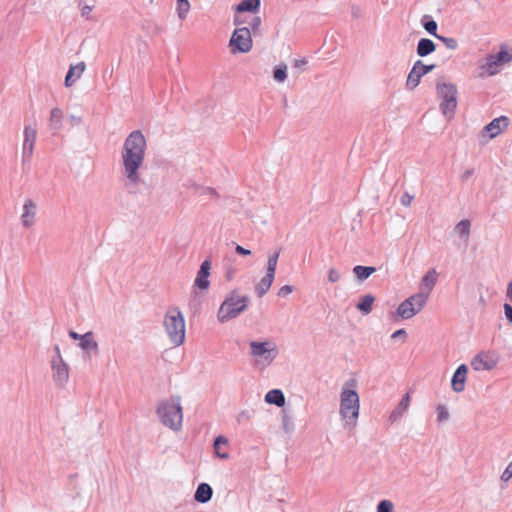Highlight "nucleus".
Masks as SVG:
<instances>
[{
    "label": "nucleus",
    "mask_w": 512,
    "mask_h": 512,
    "mask_svg": "<svg viewBox=\"0 0 512 512\" xmlns=\"http://www.w3.org/2000/svg\"><path fill=\"white\" fill-rule=\"evenodd\" d=\"M146 139L140 130L132 131L125 139L121 151L123 173L129 184L140 183L139 169L145 159Z\"/></svg>",
    "instance_id": "obj_1"
},
{
    "label": "nucleus",
    "mask_w": 512,
    "mask_h": 512,
    "mask_svg": "<svg viewBox=\"0 0 512 512\" xmlns=\"http://www.w3.org/2000/svg\"><path fill=\"white\" fill-rule=\"evenodd\" d=\"M357 381L355 379L348 380L342 387L340 394V410L339 413L345 421V427H355L359 417L360 400L355 387Z\"/></svg>",
    "instance_id": "obj_2"
},
{
    "label": "nucleus",
    "mask_w": 512,
    "mask_h": 512,
    "mask_svg": "<svg viewBox=\"0 0 512 512\" xmlns=\"http://www.w3.org/2000/svg\"><path fill=\"white\" fill-rule=\"evenodd\" d=\"M249 301V296L240 295L239 289H233L225 296L224 301L219 307L217 313L218 321L220 323H226L231 319L237 318L241 313L246 311Z\"/></svg>",
    "instance_id": "obj_3"
},
{
    "label": "nucleus",
    "mask_w": 512,
    "mask_h": 512,
    "mask_svg": "<svg viewBox=\"0 0 512 512\" xmlns=\"http://www.w3.org/2000/svg\"><path fill=\"white\" fill-rule=\"evenodd\" d=\"M157 415L161 423L174 430L179 431L182 427L183 413L180 404V397H171L162 401L157 407Z\"/></svg>",
    "instance_id": "obj_4"
},
{
    "label": "nucleus",
    "mask_w": 512,
    "mask_h": 512,
    "mask_svg": "<svg viewBox=\"0 0 512 512\" xmlns=\"http://www.w3.org/2000/svg\"><path fill=\"white\" fill-rule=\"evenodd\" d=\"M165 331L170 341L176 345H182L185 341L184 315L178 307L168 309L164 317Z\"/></svg>",
    "instance_id": "obj_5"
},
{
    "label": "nucleus",
    "mask_w": 512,
    "mask_h": 512,
    "mask_svg": "<svg viewBox=\"0 0 512 512\" xmlns=\"http://www.w3.org/2000/svg\"><path fill=\"white\" fill-rule=\"evenodd\" d=\"M437 95L441 99L440 110L447 118H452L457 107V87L452 83L437 81Z\"/></svg>",
    "instance_id": "obj_6"
},
{
    "label": "nucleus",
    "mask_w": 512,
    "mask_h": 512,
    "mask_svg": "<svg viewBox=\"0 0 512 512\" xmlns=\"http://www.w3.org/2000/svg\"><path fill=\"white\" fill-rule=\"evenodd\" d=\"M426 302V292H418L405 299L398 306L397 314L403 319H410L424 308Z\"/></svg>",
    "instance_id": "obj_7"
},
{
    "label": "nucleus",
    "mask_w": 512,
    "mask_h": 512,
    "mask_svg": "<svg viewBox=\"0 0 512 512\" xmlns=\"http://www.w3.org/2000/svg\"><path fill=\"white\" fill-rule=\"evenodd\" d=\"M249 346L251 356L261 359L267 364H271L278 355L276 344L269 340L263 342L251 341Z\"/></svg>",
    "instance_id": "obj_8"
},
{
    "label": "nucleus",
    "mask_w": 512,
    "mask_h": 512,
    "mask_svg": "<svg viewBox=\"0 0 512 512\" xmlns=\"http://www.w3.org/2000/svg\"><path fill=\"white\" fill-rule=\"evenodd\" d=\"M229 46L232 53H247L252 49L251 31L248 27L235 29L233 32Z\"/></svg>",
    "instance_id": "obj_9"
},
{
    "label": "nucleus",
    "mask_w": 512,
    "mask_h": 512,
    "mask_svg": "<svg viewBox=\"0 0 512 512\" xmlns=\"http://www.w3.org/2000/svg\"><path fill=\"white\" fill-rule=\"evenodd\" d=\"M435 67V64L426 65L421 60H417L408 74L406 88L408 90L415 89L419 85L421 77L434 70Z\"/></svg>",
    "instance_id": "obj_10"
},
{
    "label": "nucleus",
    "mask_w": 512,
    "mask_h": 512,
    "mask_svg": "<svg viewBox=\"0 0 512 512\" xmlns=\"http://www.w3.org/2000/svg\"><path fill=\"white\" fill-rule=\"evenodd\" d=\"M52 378L57 386L63 387L69 379V366L63 358L51 359Z\"/></svg>",
    "instance_id": "obj_11"
},
{
    "label": "nucleus",
    "mask_w": 512,
    "mask_h": 512,
    "mask_svg": "<svg viewBox=\"0 0 512 512\" xmlns=\"http://www.w3.org/2000/svg\"><path fill=\"white\" fill-rule=\"evenodd\" d=\"M37 130L35 127L26 125L24 127V141L22 146V163L25 165L30 162L34 151Z\"/></svg>",
    "instance_id": "obj_12"
},
{
    "label": "nucleus",
    "mask_w": 512,
    "mask_h": 512,
    "mask_svg": "<svg viewBox=\"0 0 512 512\" xmlns=\"http://www.w3.org/2000/svg\"><path fill=\"white\" fill-rule=\"evenodd\" d=\"M512 61V51L501 49L487 58L485 68L490 75L498 73V66Z\"/></svg>",
    "instance_id": "obj_13"
},
{
    "label": "nucleus",
    "mask_w": 512,
    "mask_h": 512,
    "mask_svg": "<svg viewBox=\"0 0 512 512\" xmlns=\"http://www.w3.org/2000/svg\"><path fill=\"white\" fill-rule=\"evenodd\" d=\"M212 262L209 258L205 259L197 272L194 286L200 290H207L210 286L209 276Z\"/></svg>",
    "instance_id": "obj_14"
},
{
    "label": "nucleus",
    "mask_w": 512,
    "mask_h": 512,
    "mask_svg": "<svg viewBox=\"0 0 512 512\" xmlns=\"http://www.w3.org/2000/svg\"><path fill=\"white\" fill-rule=\"evenodd\" d=\"M497 361L488 353L481 352L471 361L474 370H492L496 367Z\"/></svg>",
    "instance_id": "obj_15"
},
{
    "label": "nucleus",
    "mask_w": 512,
    "mask_h": 512,
    "mask_svg": "<svg viewBox=\"0 0 512 512\" xmlns=\"http://www.w3.org/2000/svg\"><path fill=\"white\" fill-rule=\"evenodd\" d=\"M467 372L468 367L465 364L459 365L455 370L451 379V386L455 392L459 393L465 389Z\"/></svg>",
    "instance_id": "obj_16"
},
{
    "label": "nucleus",
    "mask_w": 512,
    "mask_h": 512,
    "mask_svg": "<svg viewBox=\"0 0 512 512\" xmlns=\"http://www.w3.org/2000/svg\"><path fill=\"white\" fill-rule=\"evenodd\" d=\"M509 125V118L506 116H500L493 119L489 124L484 127V131L489 133L490 138H495L499 135L502 130L507 128Z\"/></svg>",
    "instance_id": "obj_17"
},
{
    "label": "nucleus",
    "mask_w": 512,
    "mask_h": 512,
    "mask_svg": "<svg viewBox=\"0 0 512 512\" xmlns=\"http://www.w3.org/2000/svg\"><path fill=\"white\" fill-rule=\"evenodd\" d=\"M36 214V205L33 200L28 199L23 206V213L21 216L22 223L25 227H31L34 224Z\"/></svg>",
    "instance_id": "obj_18"
},
{
    "label": "nucleus",
    "mask_w": 512,
    "mask_h": 512,
    "mask_svg": "<svg viewBox=\"0 0 512 512\" xmlns=\"http://www.w3.org/2000/svg\"><path fill=\"white\" fill-rule=\"evenodd\" d=\"M86 69V64L84 62H79L76 65H71L69 70L65 76L64 84L66 87H71L78 78L82 75V73Z\"/></svg>",
    "instance_id": "obj_19"
},
{
    "label": "nucleus",
    "mask_w": 512,
    "mask_h": 512,
    "mask_svg": "<svg viewBox=\"0 0 512 512\" xmlns=\"http://www.w3.org/2000/svg\"><path fill=\"white\" fill-rule=\"evenodd\" d=\"M79 347L87 354L93 353L94 355H98L99 353L98 343L94 340L92 331H88L84 334L83 339L79 342Z\"/></svg>",
    "instance_id": "obj_20"
},
{
    "label": "nucleus",
    "mask_w": 512,
    "mask_h": 512,
    "mask_svg": "<svg viewBox=\"0 0 512 512\" xmlns=\"http://www.w3.org/2000/svg\"><path fill=\"white\" fill-rule=\"evenodd\" d=\"M437 272L435 269L429 270L421 280V286L419 292H426L427 299L429 298L430 292L433 290L437 282Z\"/></svg>",
    "instance_id": "obj_21"
},
{
    "label": "nucleus",
    "mask_w": 512,
    "mask_h": 512,
    "mask_svg": "<svg viewBox=\"0 0 512 512\" xmlns=\"http://www.w3.org/2000/svg\"><path fill=\"white\" fill-rule=\"evenodd\" d=\"M410 400L411 397L409 393H406L402 397L397 407L390 413L389 421L391 423L398 421L402 417V415L405 413V411L408 409L410 405Z\"/></svg>",
    "instance_id": "obj_22"
},
{
    "label": "nucleus",
    "mask_w": 512,
    "mask_h": 512,
    "mask_svg": "<svg viewBox=\"0 0 512 512\" xmlns=\"http://www.w3.org/2000/svg\"><path fill=\"white\" fill-rule=\"evenodd\" d=\"M213 489L208 483H200L195 491L194 499L198 503H207L211 500Z\"/></svg>",
    "instance_id": "obj_23"
},
{
    "label": "nucleus",
    "mask_w": 512,
    "mask_h": 512,
    "mask_svg": "<svg viewBox=\"0 0 512 512\" xmlns=\"http://www.w3.org/2000/svg\"><path fill=\"white\" fill-rule=\"evenodd\" d=\"M63 117L64 113L60 108L55 107L51 110L49 127L53 131V134H56L61 129Z\"/></svg>",
    "instance_id": "obj_24"
},
{
    "label": "nucleus",
    "mask_w": 512,
    "mask_h": 512,
    "mask_svg": "<svg viewBox=\"0 0 512 512\" xmlns=\"http://www.w3.org/2000/svg\"><path fill=\"white\" fill-rule=\"evenodd\" d=\"M436 50L435 43L428 38H421L418 41L416 52L420 57H426Z\"/></svg>",
    "instance_id": "obj_25"
},
{
    "label": "nucleus",
    "mask_w": 512,
    "mask_h": 512,
    "mask_svg": "<svg viewBox=\"0 0 512 512\" xmlns=\"http://www.w3.org/2000/svg\"><path fill=\"white\" fill-rule=\"evenodd\" d=\"M264 399L268 404H274L277 407H283L285 405V396L280 389L268 391Z\"/></svg>",
    "instance_id": "obj_26"
},
{
    "label": "nucleus",
    "mask_w": 512,
    "mask_h": 512,
    "mask_svg": "<svg viewBox=\"0 0 512 512\" xmlns=\"http://www.w3.org/2000/svg\"><path fill=\"white\" fill-rule=\"evenodd\" d=\"M274 278V276H271V273H266L265 276L261 278L259 283L255 286V292L258 297H263L269 291Z\"/></svg>",
    "instance_id": "obj_27"
},
{
    "label": "nucleus",
    "mask_w": 512,
    "mask_h": 512,
    "mask_svg": "<svg viewBox=\"0 0 512 512\" xmlns=\"http://www.w3.org/2000/svg\"><path fill=\"white\" fill-rule=\"evenodd\" d=\"M374 301L375 297L372 294H366L360 298L359 302L356 305V308L363 315H368L369 313L372 312Z\"/></svg>",
    "instance_id": "obj_28"
},
{
    "label": "nucleus",
    "mask_w": 512,
    "mask_h": 512,
    "mask_svg": "<svg viewBox=\"0 0 512 512\" xmlns=\"http://www.w3.org/2000/svg\"><path fill=\"white\" fill-rule=\"evenodd\" d=\"M375 271L376 268L373 266L356 265L353 268V273L359 282H363L368 279Z\"/></svg>",
    "instance_id": "obj_29"
},
{
    "label": "nucleus",
    "mask_w": 512,
    "mask_h": 512,
    "mask_svg": "<svg viewBox=\"0 0 512 512\" xmlns=\"http://www.w3.org/2000/svg\"><path fill=\"white\" fill-rule=\"evenodd\" d=\"M260 7V0H242L237 8V12H256Z\"/></svg>",
    "instance_id": "obj_30"
},
{
    "label": "nucleus",
    "mask_w": 512,
    "mask_h": 512,
    "mask_svg": "<svg viewBox=\"0 0 512 512\" xmlns=\"http://www.w3.org/2000/svg\"><path fill=\"white\" fill-rule=\"evenodd\" d=\"M421 24L423 28L432 36L435 38L439 35L437 34V22L432 19L429 15H424L421 19Z\"/></svg>",
    "instance_id": "obj_31"
},
{
    "label": "nucleus",
    "mask_w": 512,
    "mask_h": 512,
    "mask_svg": "<svg viewBox=\"0 0 512 512\" xmlns=\"http://www.w3.org/2000/svg\"><path fill=\"white\" fill-rule=\"evenodd\" d=\"M227 444H228V439L225 436L219 435V436H217L215 438L214 443H213V448H214V452H215L217 457H219L221 459H228L229 458L228 453H226V452L221 453L220 452V448H222V446H226Z\"/></svg>",
    "instance_id": "obj_32"
},
{
    "label": "nucleus",
    "mask_w": 512,
    "mask_h": 512,
    "mask_svg": "<svg viewBox=\"0 0 512 512\" xmlns=\"http://www.w3.org/2000/svg\"><path fill=\"white\" fill-rule=\"evenodd\" d=\"M176 12L180 20H184L190 10V3L188 0H176Z\"/></svg>",
    "instance_id": "obj_33"
},
{
    "label": "nucleus",
    "mask_w": 512,
    "mask_h": 512,
    "mask_svg": "<svg viewBox=\"0 0 512 512\" xmlns=\"http://www.w3.org/2000/svg\"><path fill=\"white\" fill-rule=\"evenodd\" d=\"M471 223L467 219H463L457 223L455 230L459 234L460 237L468 239L470 234Z\"/></svg>",
    "instance_id": "obj_34"
},
{
    "label": "nucleus",
    "mask_w": 512,
    "mask_h": 512,
    "mask_svg": "<svg viewBox=\"0 0 512 512\" xmlns=\"http://www.w3.org/2000/svg\"><path fill=\"white\" fill-rule=\"evenodd\" d=\"M280 255V250L275 251L273 254L269 255L266 267V273H271V276L275 277V272L277 268L278 258Z\"/></svg>",
    "instance_id": "obj_35"
},
{
    "label": "nucleus",
    "mask_w": 512,
    "mask_h": 512,
    "mask_svg": "<svg viewBox=\"0 0 512 512\" xmlns=\"http://www.w3.org/2000/svg\"><path fill=\"white\" fill-rule=\"evenodd\" d=\"M273 78L277 82H284L287 78V66L285 64L277 65L273 70Z\"/></svg>",
    "instance_id": "obj_36"
},
{
    "label": "nucleus",
    "mask_w": 512,
    "mask_h": 512,
    "mask_svg": "<svg viewBox=\"0 0 512 512\" xmlns=\"http://www.w3.org/2000/svg\"><path fill=\"white\" fill-rule=\"evenodd\" d=\"M282 415V425L283 429L286 433H292L294 431V421L293 418L286 412V410H283Z\"/></svg>",
    "instance_id": "obj_37"
},
{
    "label": "nucleus",
    "mask_w": 512,
    "mask_h": 512,
    "mask_svg": "<svg viewBox=\"0 0 512 512\" xmlns=\"http://www.w3.org/2000/svg\"><path fill=\"white\" fill-rule=\"evenodd\" d=\"M194 188H195V192L200 196L207 195V196H211V197H215V198L219 197L217 191L214 188L204 187V186H200V185H194Z\"/></svg>",
    "instance_id": "obj_38"
},
{
    "label": "nucleus",
    "mask_w": 512,
    "mask_h": 512,
    "mask_svg": "<svg viewBox=\"0 0 512 512\" xmlns=\"http://www.w3.org/2000/svg\"><path fill=\"white\" fill-rule=\"evenodd\" d=\"M436 39L440 40L450 50L458 48V41L455 38L438 35Z\"/></svg>",
    "instance_id": "obj_39"
},
{
    "label": "nucleus",
    "mask_w": 512,
    "mask_h": 512,
    "mask_svg": "<svg viewBox=\"0 0 512 512\" xmlns=\"http://www.w3.org/2000/svg\"><path fill=\"white\" fill-rule=\"evenodd\" d=\"M377 512H394L393 503L390 500H381L377 505Z\"/></svg>",
    "instance_id": "obj_40"
},
{
    "label": "nucleus",
    "mask_w": 512,
    "mask_h": 512,
    "mask_svg": "<svg viewBox=\"0 0 512 512\" xmlns=\"http://www.w3.org/2000/svg\"><path fill=\"white\" fill-rule=\"evenodd\" d=\"M261 26V18L259 16H254L249 22V29L251 34L257 35L259 32V28Z\"/></svg>",
    "instance_id": "obj_41"
},
{
    "label": "nucleus",
    "mask_w": 512,
    "mask_h": 512,
    "mask_svg": "<svg viewBox=\"0 0 512 512\" xmlns=\"http://www.w3.org/2000/svg\"><path fill=\"white\" fill-rule=\"evenodd\" d=\"M449 418V412L447 411L446 407L443 405H438L437 407V420L438 422H443L448 420Z\"/></svg>",
    "instance_id": "obj_42"
},
{
    "label": "nucleus",
    "mask_w": 512,
    "mask_h": 512,
    "mask_svg": "<svg viewBox=\"0 0 512 512\" xmlns=\"http://www.w3.org/2000/svg\"><path fill=\"white\" fill-rule=\"evenodd\" d=\"M253 413H254V411H252V410L241 411L237 416V422L238 423L248 422L251 419Z\"/></svg>",
    "instance_id": "obj_43"
},
{
    "label": "nucleus",
    "mask_w": 512,
    "mask_h": 512,
    "mask_svg": "<svg viewBox=\"0 0 512 512\" xmlns=\"http://www.w3.org/2000/svg\"><path fill=\"white\" fill-rule=\"evenodd\" d=\"M500 478L502 482H507L512 478V461L505 468Z\"/></svg>",
    "instance_id": "obj_44"
},
{
    "label": "nucleus",
    "mask_w": 512,
    "mask_h": 512,
    "mask_svg": "<svg viewBox=\"0 0 512 512\" xmlns=\"http://www.w3.org/2000/svg\"><path fill=\"white\" fill-rule=\"evenodd\" d=\"M414 199L413 195H410L408 192L403 193V195L400 198V202L403 206H410L412 201Z\"/></svg>",
    "instance_id": "obj_45"
},
{
    "label": "nucleus",
    "mask_w": 512,
    "mask_h": 512,
    "mask_svg": "<svg viewBox=\"0 0 512 512\" xmlns=\"http://www.w3.org/2000/svg\"><path fill=\"white\" fill-rule=\"evenodd\" d=\"M340 279V274L339 272L335 269V268H331L329 271H328V280L331 282V283H335L337 281H339Z\"/></svg>",
    "instance_id": "obj_46"
},
{
    "label": "nucleus",
    "mask_w": 512,
    "mask_h": 512,
    "mask_svg": "<svg viewBox=\"0 0 512 512\" xmlns=\"http://www.w3.org/2000/svg\"><path fill=\"white\" fill-rule=\"evenodd\" d=\"M294 290V287L291 286V285H284L282 286L279 291H278V295L280 297H286L288 296L289 294H291Z\"/></svg>",
    "instance_id": "obj_47"
},
{
    "label": "nucleus",
    "mask_w": 512,
    "mask_h": 512,
    "mask_svg": "<svg viewBox=\"0 0 512 512\" xmlns=\"http://www.w3.org/2000/svg\"><path fill=\"white\" fill-rule=\"evenodd\" d=\"M503 309L507 320L512 324V306L508 303H505L503 305Z\"/></svg>",
    "instance_id": "obj_48"
},
{
    "label": "nucleus",
    "mask_w": 512,
    "mask_h": 512,
    "mask_svg": "<svg viewBox=\"0 0 512 512\" xmlns=\"http://www.w3.org/2000/svg\"><path fill=\"white\" fill-rule=\"evenodd\" d=\"M235 252L239 255H242V256H248V255H251V250L249 249H246L244 247H242L241 245H238L236 244L235 246Z\"/></svg>",
    "instance_id": "obj_49"
},
{
    "label": "nucleus",
    "mask_w": 512,
    "mask_h": 512,
    "mask_svg": "<svg viewBox=\"0 0 512 512\" xmlns=\"http://www.w3.org/2000/svg\"><path fill=\"white\" fill-rule=\"evenodd\" d=\"M407 337V332L405 329H398L396 330L392 335H391V338L392 339H397V338H403V339H406Z\"/></svg>",
    "instance_id": "obj_50"
},
{
    "label": "nucleus",
    "mask_w": 512,
    "mask_h": 512,
    "mask_svg": "<svg viewBox=\"0 0 512 512\" xmlns=\"http://www.w3.org/2000/svg\"><path fill=\"white\" fill-rule=\"evenodd\" d=\"M69 336H70L73 340H79V341L81 342V339H83L84 334H79V333L75 332L74 330H70V331H69Z\"/></svg>",
    "instance_id": "obj_51"
},
{
    "label": "nucleus",
    "mask_w": 512,
    "mask_h": 512,
    "mask_svg": "<svg viewBox=\"0 0 512 512\" xmlns=\"http://www.w3.org/2000/svg\"><path fill=\"white\" fill-rule=\"evenodd\" d=\"M474 173V170L473 169H467L462 175H461V180L462 181H467Z\"/></svg>",
    "instance_id": "obj_52"
},
{
    "label": "nucleus",
    "mask_w": 512,
    "mask_h": 512,
    "mask_svg": "<svg viewBox=\"0 0 512 512\" xmlns=\"http://www.w3.org/2000/svg\"><path fill=\"white\" fill-rule=\"evenodd\" d=\"M92 11V7L89 5H85L81 10V15L83 17H87L89 13Z\"/></svg>",
    "instance_id": "obj_53"
},
{
    "label": "nucleus",
    "mask_w": 512,
    "mask_h": 512,
    "mask_svg": "<svg viewBox=\"0 0 512 512\" xmlns=\"http://www.w3.org/2000/svg\"><path fill=\"white\" fill-rule=\"evenodd\" d=\"M70 121L72 122L73 125H79L82 122V119L79 116L71 115Z\"/></svg>",
    "instance_id": "obj_54"
},
{
    "label": "nucleus",
    "mask_w": 512,
    "mask_h": 512,
    "mask_svg": "<svg viewBox=\"0 0 512 512\" xmlns=\"http://www.w3.org/2000/svg\"><path fill=\"white\" fill-rule=\"evenodd\" d=\"M55 355L52 358H62L59 345L54 346Z\"/></svg>",
    "instance_id": "obj_55"
},
{
    "label": "nucleus",
    "mask_w": 512,
    "mask_h": 512,
    "mask_svg": "<svg viewBox=\"0 0 512 512\" xmlns=\"http://www.w3.org/2000/svg\"><path fill=\"white\" fill-rule=\"evenodd\" d=\"M352 15L354 17H359L360 16V8L357 6H352Z\"/></svg>",
    "instance_id": "obj_56"
},
{
    "label": "nucleus",
    "mask_w": 512,
    "mask_h": 512,
    "mask_svg": "<svg viewBox=\"0 0 512 512\" xmlns=\"http://www.w3.org/2000/svg\"><path fill=\"white\" fill-rule=\"evenodd\" d=\"M304 64H306V60L305 59H300V60H295V64L294 65L296 67H299V66L304 65Z\"/></svg>",
    "instance_id": "obj_57"
},
{
    "label": "nucleus",
    "mask_w": 512,
    "mask_h": 512,
    "mask_svg": "<svg viewBox=\"0 0 512 512\" xmlns=\"http://www.w3.org/2000/svg\"><path fill=\"white\" fill-rule=\"evenodd\" d=\"M231 278H232L231 273H228V274H227V279H228V280H230Z\"/></svg>",
    "instance_id": "obj_58"
}]
</instances>
